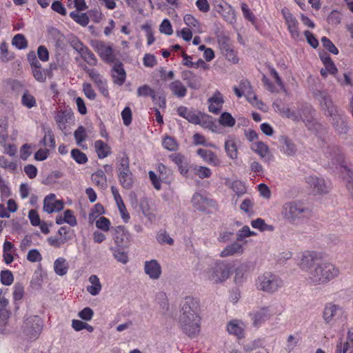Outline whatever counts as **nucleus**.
<instances>
[{
    "mask_svg": "<svg viewBox=\"0 0 353 353\" xmlns=\"http://www.w3.org/2000/svg\"><path fill=\"white\" fill-rule=\"evenodd\" d=\"M199 309V301L196 298L186 296L181 303L179 326L181 331L190 338L196 336L201 331Z\"/></svg>",
    "mask_w": 353,
    "mask_h": 353,
    "instance_id": "nucleus-1",
    "label": "nucleus"
},
{
    "mask_svg": "<svg viewBox=\"0 0 353 353\" xmlns=\"http://www.w3.org/2000/svg\"><path fill=\"white\" fill-rule=\"evenodd\" d=\"M340 273L339 268L330 262L316 263L307 272V281L312 285L325 284L336 278Z\"/></svg>",
    "mask_w": 353,
    "mask_h": 353,
    "instance_id": "nucleus-2",
    "label": "nucleus"
},
{
    "mask_svg": "<svg viewBox=\"0 0 353 353\" xmlns=\"http://www.w3.org/2000/svg\"><path fill=\"white\" fill-rule=\"evenodd\" d=\"M327 152L332 163L339 165L343 179L347 180V188L353 197V172L345 164L343 154L336 146L332 147L330 152Z\"/></svg>",
    "mask_w": 353,
    "mask_h": 353,
    "instance_id": "nucleus-3",
    "label": "nucleus"
},
{
    "mask_svg": "<svg viewBox=\"0 0 353 353\" xmlns=\"http://www.w3.org/2000/svg\"><path fill=\"white\" fill-rule=\"evenodd\" d=\"M255 285L260 291L273 294L283 286V281L272 272H265L258 276Z\"/></svg>",
    "mask_w": 353,
    "mask_h": 353,
    "instance_id": "nucleus-4",
    "label": "nucleus"
},
{
    "mask_svg": "<svg viewBox=\"0 0 353 353\" xmlns=\"http://www.w3.org/2000/svg\"><path fill=\"white\" fill-rule=\"evenodd\" d=\"M43 327L41 317L33 315L26 318L21 326L23 334L30 340H36L40 336Z\"/></svg>",
    "mask_w": 353,
    "mask_h": 353,
    "instance_id": "nucleus-5",
    "label": "nucleus"
},
{
    "mask_svg": "<svg viewBox=\"0 0 353 353\" xmlns=\"http://www.w3.org/2000/svg\"><path fill=\"white\" fill-rule=\"evenodd\" d=\"M282 214L290 222L305 217V214H310V211L305 208L301 203L291 201L285 203L283 206Z\"/></svg>",
    "mask_w": 353,
    "mask_h": 353,
    "instance_id": "nucleus-6",
    "label": "nucleus"
},
{
    "mask_svg": "<svg viewBox=\"0 0 353 353\" xmlns=\"http://www.w3.org/2000/svg\"><path fill=\"white\" fill-rule=\"evenodd\" d=\"M321 105L325 106V112L332 119V123L339 133H346L347 126L342 119L341 114H338L336 108L333 105L332 101L328 97H324Z\"/></svg>",
    "mask_w": 353,
    "mask_h": 353,
    "instance_id": "nucleus-7",
    "label": "nucleus"
},
{
    "mask_svg": "<svg viewBox=\"0 0 353 353\" xmlns=\"http://www.w3.org/2000/svg\"><path fill=\"white\" fill-rule=\"evenodd\" d=\"M231 265L223 262H217L208 272V279L215 283L225 281L230 276Z\"/></svg>",
    "mask_w": 353,
    "mask_h": 353,
    "instance_id": "nucleus-8",
    "label": "nucleus"
},
{
    "mask_svg": "<svg viewBox=\"0 0 353 353\" xmlns=\"http://www.w3.org/2000/svg\"><path fill=\"white\" fill-rule=\"evenodd\" d=\"M92 47L105 63H112L115 61L116 55L112 46L110 44L97 40L92 43Z\"/></svg>",
    "mask_w": 353,
    "mask_h": 353,
    "instance_id": "nucleus-9",
    "label": "nucleus"
},
{
    "mask_svg": "<svg viewBox=\"0 0 353 353\" xmlns=\"http://www.w3.org/2000/svg\"><path fill=\"white\" fill-rule=\"evenodd\" d=\"M192 205L197 210L209 212L210 209L216 210L218 204L214 199L208 198L201 192H195L192 198Z\"/></svg>",
    "mask_w": 353,
    "mask_h": 353,
    "instance_id": "nucleus-10",
    "label": "nucleus"
},
{
    "mask_svg": "<svg viewBox=\"0 0 353 353\" xmlns=\"http://www.w3.org/2000/svg\"><path fill=\"white\" fill-rule=\"evenodd\" d=\"M83 70L88 74L101 94L104 97L109 98L110 94L107 80L94 68H90L87 65H84Z\"/></svg>",
    "mask_w": 353,
    "mask_h": 353,
    "instance_id": "nucleus-11",
    "label": "nucleus"
},
{
    "mask_svg": "<svg viewBox=\"0 0 353 353\" xmlns=\"http://www.w3.org/2000/svg\"><path fill=\"white\" fill-rule=\"evenodd\" d=\"M216 12L221 15L223 19L232 23L235 21V12L233 8L224 0H210Z\"/></svg>",
    "mask_w": 353,
    "mask_h": 353,
    "instance_id": "nucleus-12",
    "label": "nucleus"
},
{
    "mask_svg": "<svg viewBox=\"0 0 353 353\" xmlns=\"http://www.w3.org/2000/svg\"><path fill=\"white\" fill-rule=\"evenodd\" d=\"M343 309L332 302L325 303L322 318L326 324H331L343 314Z\"/></svg>",
    "mask_w": 353,
    "mask_h": 353,
    "instance_id": "nucleus-13",
    "label": "nucleus"
},
{
    "mask_svg": "<svg viewBox=\"0 0 353 353\" xmlns=\"http://www.w3.org/2000/svg\"><path fill=\"white\" fill-rule=\"evenodd\" d=\"M218 44L221 54L233 63H236L239 59L236 52L230 43V38L226 36H220L218 37Z\"/></svg>",
    "mask_w": 353,
    "mask_h": 353,
    "instance_id": "nucleus-14",
    "label": "nucleus"
},
{
    "mask_svg": "<svg viewBox=\"0 0 353 353\" xmlns=\"http://www.w3.org/2000/svg\"><path fill=\"white\" fill-rule=\"evenodd\" d=\"M281 13L285 19L290 37L293 39L296 40L300 37L299 22L297 19L287 8H283L281 10Z\"/></svg>",
    "mask_w": 353,
    "mask_h": 353,
    "instance_id": "nucleus-15",
    "label": "nucleus"
},
{
    "mask_svg": "<svg viewBox=\"0 0 353 353\" xmlns=\"http://www.w3.org/2000/svg\"><path fill=\"white\" fill-rule=\"evenodd\" d=\"M271 307H263L256 312L250 313V316L254 327H259L273 315L276 314Z\"/></svg>",
    "mask_w": 353,
    "mask_h": 353,
    "instance_id": "nucleus-16",
    "label": "nucleus"
},
{
    "mask_svg": "<svg viewBox=\"0 0 353 353\" xmlns=\"http://www.w3.org/2000/svg\"><path fill=\"white\" fill-rule=\"evenodd\" d=\"M63 208V202L57 200L54 194L47 195L43 201V210L50 214L54 212H59Z\"/></svg>",
    "mask_w": 353,
    "mask_h": 353,
    "instance_id": "nucleus-17",
    "label": "nucleus"
},
{
    "mask_svg": "<svg viewBox=\"0 0 353 353\" xmlns=\"http://www.w3.org/2000/svg\"><path fill=\"white\" fill-rule=\"evenodd\" d=\"M208 103L209 112L219 114L224 103L223 96L219 90H216L212 96L208 99Z\"/></svg>",
    "mask_w": 353,
    "mask_h": 353,
    "instance_id": "nucleus-18",
    "label": "nucleus"
},
{
    "mask_svg": "<svg viewBox=\"0 0 353 353\" xmlns=\"http://www.w3.org/2000/svg\"><path fill=\"white\" fill-rule=\"evenodd\" d=\"M306 183L312 189L314 194H325L329 191L330 188L325 184L323 179L314 176H308L306 178Z\"/></svg>",
    "mask_w": 353,
    "mask_h": 353,
    "instance_id": "nucleus-19",
    "label": "nucleus"
},
{
    "mask_svg": "<svg viewBox=\"0 0 353 353\" xmlns=\"http://www.w3.org/2000/svg\"><path fill=\"white\" fill-rule=\"evenodd\" d=\"M245 324L241 321L232 319L227 324L226 329L229 334L242 339L245 338Z\"/></svg>",
    "mask_w": 353,
    "mask_h": 353,
    "instance_id": "nucleus-20",
    "label": "nucleus"
},
{
    "mask_svg": "<svg viewBox=\"0 0 353 353\" xmlns=\"http://www.w3.org/2000/svg\"><path fill=\"white\" fill-rule=\"evenodd\" d=\"M320 59L324 65L325 68L321 70V74L323 77L325 78L327 74L335 75L338 69L330 58V55L325 52L319 54Z\"/></svg>",
    "mask_w": 353,
    "mask_h": 353,
    "instance_id": "nucleus-21",
    "label": "nucleus"
},
{
    "mask_svg": "<svg viewBox=\"0 0 353 353\" xmlns=\"http://www.w3.org/2000/svg\"><path fill=\"white\" fill-rule=\"evenodd\" d=\"M81 57L90 65L94 66L97 63V59L93 52L81 42H78L75 47Z\"/></svg>",
    "mask_w": 353,
    "mask_h": 353,
    "instance_id": "nucleus-22",
    "label": "nucleus"
},
{
    "mask_svg": "<svg viewBox=\"0 0 353 353\" xmlns=\"http://www.w3.org/2000/svg\"><path fill=\"white\" fill-rule=\"evenodd\" d=\"M196 153L206 163L215 167L221 165V161L214 152L207 149L199 148L197 150Z\"/></svg>",
    "mask_w": 353,
    "mask_h": 353,
    "instance_id": "nucleus-23",
    "label": "nucleus"
},
{
    "mask_svg": "<svg viewBox=\"0 0 353 353\" xmlns=\"http://www.w3.org/2000/svg\"><path fill=\"white\" fill-rule=\"evenodd\" d=\"M111 75L114 84L121 86L125 83L126 72L121 62L117 63L114 65Z\"/></svg>",
    "mask_w": 353,
    "mask_h": 353,
    "instance_id": "nucleus-24",
    "label": "nucleus"
},
{
    "mask_svg": "<svg viewBox=\"0 0 353 353\" xmlns=\"http://www.w3.org/2000/svg\"><path fill=\"white\" fill-rule=\"evenodd\" d=\"M318 259V254L314 251H305L302 253L299 265L302 270H310L315 264L314 261Z\"/></svg>",
    "mask_w": 353,
    "mask_h": 353,
    "instance_id": "nucleus-25",
    "label": "nucleus"
},
{
    "mask_svg": "<svg viewBox=\"0 0 353 353\" xmlns=\"http://www.w3.org/2000/svg\"><path fill=\"white\" fill-rule=\"evenodd\" d=\"M144 270L146 274L152 279H157L161 274V268L156 260L145 261Z\"/></svg>",
    "mask_w": 353,
    "mask_h": 353,
    "instance_id": "nucleus-26",
    "label": "nucleus"
},
{
    "mask_svg": "<svg viewBox=\"0 0 353 353\" xmlns=\"http://www.w3.org/2000/svg\"><path fill=\"white\" fill-rule=\"evenodd\" d=\"M94 148L99 159H105L112 153L111 147L101 139L94 141Z\"/></svg>",
    "mask_w": 353,
    "mask_h": 353,
    "instance_id": "nucleus-27",
    "label": "nucleus"
},
{
    "mask_svg": "<svg viewBox=\"0 0 353 353\" xmlns=\"http://www.w3.org/2000/svg\"><path fill=\"white\" fill-rule=\"evenodd\" d=\"M273 107L278 111L283 117H286L289 119H292L294 121L299 119L297 114L294 111H291L290 109L282 104L279 100H276L273 103Z\"/></svg>",
    "mask_w": 353,
    "mask_h": 353,
    "instance_id": "nucleus-28",
    "label": "nucleus"
},
{
    "mask_svg": "<svg viewBox=\"0 0 353 353\" xmlns=\"http://www.w3.org/2000/svg\"><path fill=\"white\" fill-rule=\"evenodd\" d=\"M72 117V114L68 112L67 111L60 110L59 111L55 117V121L58 125V128L62 132L66 130L67 129V123L69 120H70Z\"/></svg>",
    "mask_w": 353,
    "mask_h": 353,
    "instance_id": "nucleus-29",
    "label": "nucleus"
},
{
    "mask_svg": "<svg viewBox=\"0 0 353 353\" xmlns=\"http://www.w3.org/2000/svg\"><path fill=\"white\" fill-rule=\"evenodd\" d=\"M177 112L179 116L187 119L189 122L194 124H200V117L195 112L189 110L186 107L181 106L178 108Z\"/></svg>",
    "mask_w": 353,
    "mask_h": 353,
    "instance_id": "nucleus-30",
    "label": "nucleus"
},
{
    "mask_svg": "<svg viewBox=\"0 0 353 353\" xmlns=\"http://www.w3.org/2000/svg\"><path fill=\"white\" fill-rule=\"evenodd\" d=\"M74 137L76 141V143L78 146L81 147L83 150H87V144L84 143L88 138V134L85 128L80 125L74 132Z\"/></svg>",
    "mask_w": 353,
    "mask_h": 353,
    "instance_id": "nucleus-31",
    "label": "nucleus"
},
{
    "mask_svg": "<svg viewBox=\"0 0 353 353\" xmlns=\"http://www.w3.org/2000/svg\"><path fill=\"white\" fill-rule=\"evenodd\" d=\"M172 93L179 98L184 97L187 94V88L180 80H175L169 85Z\"/></svg>",
    "mask_w": 353,
    "mask_h": 353,
    "instance_id": "nucleus-32",
    "label": "nucleus"
},
{
    "mask_svg": "<svg viewBox=\"0 0 353 353\" xmlns=\"http://www.w3.org/2000/svg\"><path fill=\"white\" fill-rule=\"evenodd\" d=\"M69 270V265L63 257L57 258L54 262V271L59 276L65 275Z\"/></svg>",
    "mask_w": 353,
    "mask_h": 353,
    "instance_id": "nucleus-33",
    "label": "nucleus"
},
{
    "mask_svg": "<svg viewBox=\"0 0 353 353\" xmlns=\"http://www.w3.org/2000/svg\"><path fill=\"white\" fill-rule=\"evenodd\" d=\"M93 183L101 189L107 186V178L103 170L99 169L91 176Z\"/></svg>",
    "mask_w": 353,
    "mask_h": 353,
    "instance_id": "nucleus-34",
    "label": "nucleus"
},
{
    "mask_svg": "<svg viewBox=\"0 0 353 353\" xmlns=\"http://www.w3.org/2000/svg\"><path fill=\"white\" fill-rule=\"evenodd\" d=\"M243 252V248L242 245L234 242L230 245L226 246L223 250L221 252V257H227L229 256H232L235 254H242Z\"/></svg>",
    "mask_w": 353,
    "mask_h": 353,
    "instance_id": "nucleus-35",
    "label": "nucleus"
},
{
    "mask_svg": "<svg viewBox=\"0 0 353 353\" xmlns=\"http://www.w3.org/2000/svg\"><path fill=\"white\" fill-rule=\"evenodd\" d=\"M90 285L87 286V291L92 296L99 294L101 290V284L97 275L92 274L89 277Z\"/></svg>",
    "mask_w": 353,
    "mask_h": 353,
    "instance_id": "nucleus-36",
    "label": "nucleus"
},
{
    "mask_svg": "<svg viewBox=\"0 0 353 353\" xmlns=\"http://www.w3.org/2000/svg\"><path fill=\"white\" fill-rule=\"evenodd\" d=\"M184 23L195 32H201V23L199 21L190 14H186L183 17Z\"/></svg>",
    "mask_w": 353,
    "mask_h": 353,
    "instance_id": "nucleus-37",
    "label": "nucleus"
},
{
    "mask_svg": "<svg viewBox=\"0 0 353 353\" xmlns=\"http://www.w3.org/2000/svg\"><path fill=\"white\" fill-rule=\"evenodd\" d=\"M282 150L288 156H293L296 152V146L294 143L287 137H282Z\"/></svg>",
    "mask_w": 353,
    "mask_h": 353,
    "instance_id": "nucleus-38",
    "label": "nucleus"
},
{
    "mask_svg": "<svg viewBox=\"0 0 353 353\" xmlns=\"http://www.w3.org/2000/svg\"><path fill=\"white\" fill-rule=\"evenodd\" d=\"M10 315L11 312L9 310L0 308V334L8 333L7 326Z\"/></svg>",
    "mask_w": 353,
    "mask_h": 353,
    "instance_id": "nucleus-39",
    "label": "nucleus"
},
{
    "mask_svg": "<svg viewBox=\"0 0 353 353\" xmlns=\"http://www.w3.org/2000/svg\"><path fill=\"white\" fill-rule=\"evenodd\" d=\"M128 236L129 234L125 231L123 226H118L115 228L114 240L118 246H123L125 241L128 239Z\"/></svg>",
    "mask_w": 353,
    "mask_h": 353,
    "instance_id": "nucleus-40",
    "label": "nucleus"
},
{
    "mask_svg": "<svg viewBox=\"0 0 353 353\" xmlns=\"http://www.w3.org/2000/svg\"><path fill=\"white\" fill-rule=\"evenodd\" d=\"M250 272L249 266L246 264H241L235 270L234 281L236 283H241L246 279Z\"/></svg>",
    "mask_w": 353,
    "mask_h": 353,
    "instance_id": "nucleus-41",
    "label": "nucleus"
},
{
    "mask_svg": "<svg viewBox=\"0 0 353 353\" xmlns=\"http://www.w3.org/2000/svg\"><path fill=\"white\" fill-rule=\"evenodd\" d=\"M225 150L229 158L231 159H236L238 158L237 145L234 139H229L225 142Z\"/></svg>",
    "mask_w": 353,
    "mask_h": 353,
    "instance_id": "nucleus-42",
    "label": "nucleus"
},
{
    "mask_svg": "<svg viewBox=\"0 0 353 353\" xmlns=\"http://www.w3.org/2000/svg\"><path fill=\"white\" fill-rule=\"evenodd\" d=\"M121 185L125 189H130L133 184L132 174L130 171L118 173Z\"/></svg>",
    "mask_w": 353,
    "mask_h": 353,
    "instance_id": "nucleus-43",
    "label": "nucleus"
},
{
    "mask_svg": "<svg viewBox=\"0 0 353 353\" xmlns=\"http://www.w3.org/2000/svg\"><path fill=\"white\" fill-rule=\"evenodd\" d=\"M301 339V338L299 333L289 335L286 339V346L285 347V350L288 352H292L298 345Z\"/></svg>",
    "mask_w": 353,
    "mask_h": 353,
    "instance_id": "nucleus-44",
    "label": "nucleus"
},
{
    "mask_svg": "<svg viewBox=\"0 0 353 353\" xmlns=\"http://www.w3.org/2000/svg\"><path fill=\"white\" fill-rule=\"evenodd\" d=\"M41 142L44 146L48 147L50 149H54L55 148V137L51 129H48L46 130V132H45V135L41 141Z\"/></svg>",
    "mask_w": 353,
    "mask_h": 353,
    "instance_id": "nucleus-45",
    "label": "nucleus"
},
{
    "mask_svg": "<svg viewBox=\"0 0 353 353\" xmlns=\"http://www.w3.org/2000/svg\"><path fill=\"white\" fill-rule=\"evenodd\" d=\"M251 225L252 228L258 229L261 232H272L274 230V227L273 225L266 224L265 221L261 218H258L252 221Z\"/></svg>",
    "mask_w": 353,
    "mask_h": 353,
    "instance_id": "nucleus-46",
    "label": "nucleus"
},
{
    "mask_svg": "<svg viewBox=\"0 0 353 353\" xmlns=\"http://www.w3.org/2000/svg\"><path fill=\"white\" fill-rule=\"evenodd\" d=\"M14 57V54L8 51V44L6 42H2L0 45V60L3 63H7Z\"/></svg>",
    "mask_w": 353,
    "mask_h": 353,
    "instance_id": "nucleus-47",
    "label": "nucleus"
},
{
    "mask_svg": "<svg viewBox=\"0 0 353 353\" xmlns=\"http://www.w3.org/2000/svg\"><path fill=\"white\" fill-rule=\"evenodd\" d=\"M70 17L82 26H86L90 21L86 13H79L77 11H72L70 13Z\"/></svg>",
    "mask_w": 353,
    "mask_h": 353,
    "instance_id": "nucleus-48",
    "label": "nucleus"
},
{
    "mask_svg": "<svg viewBox=\"0 0 353 353\" xmlns=\"http://www.w3.org/2000/svg\"><path fill=\"white\" fill-rule=\"evenodd\" d=\"M219 123L223 127L232 128L236 123L234 118L229 112H223L219 119Z\"/></svg>",
    "mask_w": 353,
    "mask_h": 353,
    "instance_id": "nucleus-49",
    "label": "nucleus"
},
{
    "mask_svg": "<svg viewBox=\"0 0 353 353\" xmlns=\"http://www.w3.org/2000/svg\"><path fill=\"white\" fill-rule=\"evenodd\" d=\"M70 154L72 159L78 164H85L88 161L87 155L79 149H72Z\"/></svg>",
    "mask_w": 353,
    "mask_h": 353,
    "instance_id": "nucleus-50",
    "label": "nucleus"
},
{
    "mask_svg": "<svg viewBox=\"0 0 353 353\" xmlns=\"http://www.w3.org/2000/svg\"><path fill=\"white\" fill-rule=\"evenodd\" d=\"M194 174L198 176L200 179L210 178L212 175L211 170L205 166L194 165L192 167Z\"/></svg>",
    "mask_w": 353,
    "mask_h": 353,
    "instance_id": "nucleus-51",
    "label": "nucleus"
},
{
    "mask_svg": "<svg viewBox=\"0 0 353 353\" xmlns=\"http://www.w3.org/2000/svg\"><path fill=\"white\" fill-rule=\"evenodd\" d=\"M239 87L245 92L248 100L252 101V99H256V97L254 94L250 82L248 80H242L240 82Z\"/></svg>",
    "mask_w": 353,
    "mask_h": 353,
    "instance_id": "nucleus-52",
    "label": "nucleus"
},
{
    "mask_svg": "<svg viewBox=\"0 0 353 353\" xmlns=\"http://www.w3.org/2000/svg\"><path fill=\"white\" fill-rule=\"evenodd\" d=\"M21 104L30 109L37 105V101L33 95L26 91L21 97Z\"/></svg>",
    "mask_w": 353,
    "mask_h": 353,
    "instance_id": "nucleus-53",
    "label": "nucleus"
},
{
    "mask_svg": "<svg viewBox=\"0 0 353 353\" xmlns=\"http://www.w3.org/2000/svg\"><path fill=\"white\" fill-rule=\"evenodd\" d=\"M252 150L261 157H265L268 152V147L261 141L253 143L252 145Z\"/></svg>",
    "mask_w": 353,
    "mask_h": 353,
    "instance_id": "nucleus-54",
    "label": "nucleus"
},
{
    "mask_svg": "<svg viewBox=\"0 0 353 353\" xmlns=\"http://www.w3.org/2000/svg\"><path fill=\"white\" fill-rule=\"evenodd\" d=\"M130 170V159L125 152L122 154L118 164V172H125Z\"/></svg>",
    "mask_w": 353,
    "mask_h": 353,
    "instance_id": "nucleus-55",
    "label": "nucleus"
},
{
    "mask_svg": "<svg viewBox=\"0 0 353 353\" xmlns=\"http://www.w3.org/2000/svg\"><path fill=\"white\" fill-rule=\"evenodd\" d=\"M12 45L19 50L25 49L28 47V41L24 35L21 34H16L12 39Z\"/></svg>",
    "mask_w": 353,
    "mask_h": 353,
    "instance_id": "nucleus-56",
    "label": "nucleus"
},
{
    "mask_svg": "<svg viewBox=\"0 0 353 353\" xmlns=\"http://www.w3.org/2000/svg\"><path fill=\"white\" fill-rule=\"evenodd\" d=\"M0 281L4 285H11L14 281V276L9 270H2L0 272Z\"/></svg>",
    "mask_w": 353,
    "mask_h": 353,
    "instance_id": "nucleus-57",
    "label": "nucleus"
},
{
    "mask_svg": "<svg viewBox=\"0 0 353 353\" xmlns=\"http://www.w3.org/2000/svg\"><path fill=\"white\" fill-rule=\"evenodd\" d=\"M231 189L238 195H243L246 192L245 183L239 180L234 181L230 186Z\"/></svg>",
    "mask_w": 353,
    "mask_h": 353,
    "instance_id": "nucleus-58",
    "label": "nucleus"
},
{
    "mask_svg": "<svg viewBox=\"0 0 353 353\" xmlns=\"http://www.w3.org/2000/svg\"><path fill=\"white\" fill-rule=\"evenodd\" d=\"M164 148L170 150L174 151L178 148V143L176 139L172 137L167 136L163 139L162 142Z\"/></svg>",
    "mask_w": 353,
    "mask_h": 353,
    "instance_id": "nucleus-59",
    "label": "nucleus"
},
{
    "mask_svg": "<svg viewBox=\"0 0 353 353\" xmlns=\"http://www.w3.org/2000/svg\"><path fill=\"white\" fill-rule=\"evenodd\" d=\"M255 232L251 231L249 226L245 225L237 232L236 240L238 241H243L245 238L255 236Z\"/></svg>",
    "mask_w": 353,
    "mask_h": 353,
    "instance_id": "nucleus-60",
    "label": "nucleus"
},
{
    "mask_svg": "<svg viewBox=\"0 0 353 353\" xmlns=\"http://www.w3.org/2000/svg\"><path fill=\"white\" fill-rule=\"evenodd\" d=\"M241 8L244 18L254 24L255 23L256 18L248 6L245 3H241Z\"/></svg>",
    "mask_w": 353,
    "mask_h": 353,
    "instance_id": "nucleus-61",
    "label": "nucleus"
},
{
    "mask_svg": "<svg viewBox=\"0 0 353 353\" xmlns=\"http://www.w3.org/2000/svg\"><path fill=\"white\" fill-rule=\"evenodd\" d=\"M110 225L111 223L110 220L105 216H101L96 221V227L104 232L109 231Z\"/></svg>",
    "mask_w": 353,
    "mask_h": 353,
    "instance_id": "nucleus-62",
    "label": "nucleus"
},
{
    "mask_svg": "<svg viewBox=\"0 0 353 353\" xmlns=\"http://www.w3.org/2000/svg\"><path fill=\"white\" fill-rule=\"evenodd\" d=\"M321 42L324 48L330 52L334 54H339V50L337 48L334 46V44L330 39L327 38L326 37H323L321 38Z\"/></svg>",
    "mask_w": 353,
    "mask_h": 353,
    "instance_id": "nucleus-63",
    "label": "nucleus"
},
{
    "mask_svg": "<svg viewBox=\"0 0 353 353\" xmlns=\"http://www.w3.org/2000/svg\"><path fill=\"white\" fill-rule=\"evenodd\" d=\"M13 299L14 301H20L24 295V287L21 283H16L13 288Z\"/></svg>",
    "mask_w": 353,
    "mask_h": 353,
    "instance_id": "nucleus-64",
    "label": "nucleus"
}]
</instances>
